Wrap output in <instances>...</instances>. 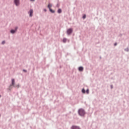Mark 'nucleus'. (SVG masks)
Returning <instances> with one entry per match:
<instances>
[{
    "instance_id": "nucleus-1",
    "label": "nucleus",
    "mask_w": 129,
    "mask_h": 129,
    "mask_svg": "<svg viewBox=\"0 0 129 129\" xmlns=\"http://www.w3.org/2000/svg\"><path fill=\"white\" fill-rule=\"evenodd\" d=\"M78 113L79 115L81 116H84L85 114V112L84 110L82 108L79 110Z\"/></svg>"
},
{
    "instance_id": "nucleus-2",
    "label": "nucleus",
    "mask_w": 129,
    "mask_h": 129,
    "mask_svg": "<svg viewBox=\"0 0 129 129\" xmlns=\"http://www.w3.org/2000/svg\"><path fill=\"white\" fill-rule=\"evenodd\" d=\"M73 31V30L72 29H68V30H67V34H68V35H70L72 33Z\"/></svg>"
},
{
    "instance_id": "nucleus-3",
    "label": "nucleus",
    "mask_w": 129,
    "mask_h": 129,
    "mask_svg": "<svg viewBox=\"0 0 129 129\" xmlns=\"http://www.w3.org/2000/svg\"><path fill=\"white\" fill-rule=\"evenodd\" d=\"M33 9H30V11H29L30 16V17H32V16H33Z\"/></svg>"
},
{
    "instance_id": "nucleus-4",
    "label": "nucleus",
    "mask_w": 129,
    "mask_h": 129,
    "mask_svg": "<svg viewBox=\"0 0 129 129\" xmlns=\"http://www.w3.org/2000/svg\"><path fill=\"white\" fill-rule=\"evenodd\" d=\"M14 2L16 6H18L19 5V0H14Z\"/></svg>"
},
{
    "instance_id": "nucleus-5",
    "label": "nucleus",
    "mask_w": 129,
    "mask_h": 129,
    "mask_svg": "<svg viewBox=\"0 0 129 129\" xmlns=\"http://www.w3.org/2000/svg\"><path fill=\"white\" fill-rule=\"evenodd\" d=\"M12 85H11L10 86H15V80L14 79H12Z\"/></svg>"
},
{
    "instance_id": "nucleus-6",
    "label": "nucleus",
    "mask_w": 129,
    "mask_h": 129,
    "mask_svg": "<svg viewBox=\"0 0 129 129\" xmlns=\"http://www.w3.org/2000/svg\"><path fill=\"white\" fill-rule=\"evenodd\" d=\"M17 29H18V28L17 27V28H16L15 30H11V33H12V34L15 33L16 32V31H17Z\"/></svg>"
},
{
    "instance_id": "nucleus-7",
    "label": "nucleus",
    "mask_w": 129,
    "mask_h": 129,
    "mask_svg": "<svg viewBox=\"0 0 129 129\" xmlns=\"http://www.w3.org/2000/svg\"><path fill=\"white\" fill-rule=\"evenodd\" d=\"M72 128V129H80V128L78 126H73Z\"/></svg>"
},
{
    "instance_id": "nucleus-8",
    "label": "nucleus",
    "mask_w": 129,
    "mask_h": 129,
    "mask_svg": "<svg viewBox=\"0 0 129 129\" xmlns=\"http://www.w3.org/2000/svg\"><path fill=\"white\" fill-rule=\"evenodd\" d=\"M83 70H84V68H83V67H80V68H79V71H80V72H82V71H83Z\"/></svg>"
},
{
    "instance_id": "nucleus-9",
    "label": "nucleus",
    "mask_w": 129,
    "mask_h": 129,
    "mask_svg": "<svg viewBox=\"0 0 129 129\" xmlns=\"http://www.w3.org/2000/svg\"><path fill=\"white\" fill-rule=\"evenodd\" d=\"M51 7H52V5H51V4H48V8L49 9V10L51 8Z\"/></svg>"
},
{
    "instance_id": "nucleus-10",
    "label": "nucleus",
    "mask_w": 129,
    "mask_h": 129,
    "mask_svg": "<svg viewBox=\"0 0 129 129\" xmlns=\"http://www.w3.org/2000/svg\"><path fill=\"white\" fill-rule=\"evenodd\" d=\"M58 13L59 14H60V13H61V9H58Z\"/></svg>"
},
{
    "instance_id": "nucleus-11",
    "label": "nucleus",
    "mask_w": 129,
    "mask_h": 129,
    "mask_svg": "<svg viewBox=\"0 0 129 129\" xmlns=\"http://www.w3.org/2000/svg\"><path fill=\"white\" fill-rule=\"evenodd\" d=\"M50 11L51 12V13H54V11H53V10H52V9H51V8H50L49 9Z\"/></svg>"
},
{
    "instance_id": "nucleus-12",
    "label": "nucleus",
    "mask_w": 129,
    "mask_h": 129,
    "mask_svg": "<svg viewBox=\"0 0 129 129\" xmlns=\"http://www.w3.org/2000/svg\"><path fill=\"white\" fill-rule=\"evenodd\" d=\"M66 41H67V39H66V38L63 39V42L64 43H66Z\"/></svg>"
},
{
    "instance_id": "nucleus-13",
    "label": "nucleus",
    "mask_w": 129,
    "mask_h": 129,
    "mask_svg": "<svg viewBox=\"0 0 129 129\" xmlns=\"http://www.w3.org/2000/svg\"><path fill=\"white\" fill-rule=\"evenodd\" d=\"M82 92H83V93H85V90L84 89L82 90Z\"/></svg>"
},
{
    "instance_id": "nucleus-14",
    "label": "nucleus",
    "mask_w": 129,
    "mask_h": 129,
    "mask_svg": "<svg viewBox=\"0 0 129 129\" xmlns=\"http://www.w3.org/2000/svg\"><path fill=\"white\" fill-rule=\"evenodd\" d=\"M86 92L87 94H89V90L88 89L87 91H86Z\"/></svg>"
},
{
    "instance_id": "nucleus-15",
    "label": "nucleus",
    "mask_w": 129,
    "mask_h": 129,
    "mask_svg": "<svg viewBox=\"0 0 129 129\" xmlns=\"http://www.w3.org/2000/svg\"><path fill=\"white\" fill-rule=\"evenodd\" d=\"M86 17V15H84V16H83V19H85Z\"/></svg>"
},
{
    "instance_id": "nucleus-16",
    "label": "nucleus",
    "mask_w": 129,
    "mask_h": 129,
    "mask_svg": "<svg viewBox=\"0 0 129 129\" xmlns=\"http://www.w3.org/2000/svg\"><path fill=\"white\" fill-rule=\"evenodd\" d=\"M5 43V41H3V42H2V44H4Z\"/></svg>"
},
{
    "instance_id": "nucleus-17",
    "label": "nucleus",
    "mask_w": 129,
    "mask_h": 129,
    "mask_svg": "<svg viewBox=\"0 0 129 129\" xmlns=\"http://www.w3.org/2000/svg\"><path fill=\"white\" fill-rule=\"evenodd\" d=\"M44 11L46 12V9H44Z\"/></svg>"
},
{
    "instance_id": "nucleus-18",
    "label": "nucleus",
    "mask_w": 129,
    "mask_h": 129,
    "mask_svg": "<svg viewBox=\"0 0 129 129\" xmlns=\"http://www.w3.org/2000/svg\"><path fill=\"white\" fill-rule=\"evenodd\" d=\"M16 87H17V88H19V85L16 86Z\"/></svg>"
},
{
    "instance_id": "nucleus-19",
    "label": "nucleus",
    "mask_w": 129,
    "mask_h": 129,
    "mask_svg": "<svg viewBox=\"0 0 129 129\" xmlns=\"http://www.w3.org/2000/svg\"><path fill=\"white\" fill-rule=\"evenodd\" d=\"M114 45H115V46H116V45H117V43H115V44H114Z\"/></svg>"
},
{
    "instance_id": "nucleus-20",
    "label": "nucleus",
    "mask_w": 129,
    "mask_h": 129,
    "mask_svg": "<svg viewBox=\"0 0 129 129\" xmlns=\"http://www.w3.org/2000/svg\"><path fill=\"white\" fill-rule=\"evenodd\" d=\"M35 0H31V1H33V2H34Z\"/></svg>"
},
{
    "instance_id": "nucleus-21",
    "label": "nucleus",
    "mask_w": 129,
    "mask_h": 129,
    "mask_svg": "<svg viewBox=\"0 0 129 129\" xmlns=\"http://www.w3.org/2000/svg\"><path fill=\"white\" fill-rule=\"evenodd\" d=\"M24 72H26V71L24 70Z\"/></svg>"
},
{
    "instance_id": "nucleus-22",
    "label": "nucleus",
    "mask_w": 129,
    "mask_h": 129,
    "mask_svg": "<svg viewBox=\"0 0 129 129\" xmlns=\"http://www.w3.org/2000/svg\"><path fill=\"white\" fill-rule=\"evenodd\" d=\"M0 97H1V95H0Z\"/></svg>"
}]
</instances>
